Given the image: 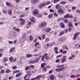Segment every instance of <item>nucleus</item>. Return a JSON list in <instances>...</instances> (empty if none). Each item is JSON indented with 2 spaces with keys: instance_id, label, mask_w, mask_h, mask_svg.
<instances>
[{
  "instance_id": "nucleus-1",
  "label": "nucleus",
  "mask_w": 80,
  "mask_h": 80,
  "mask_svg": "<svg viewBox=\"0 0 80 80\" xmlns=\"http://www.w3.org/2000/svg\"><path fill=\"white\" fill-rule=\"evenodd\" d=\"M47 26V23L45 22H42L39 24V28H42L43 27H45Z\"/></svg>"
},
{
  "instance_id": "nucleus-2",
  "label": "nucleus",
  "mask_w": 80,
  "mask_h": 80,
  "mask_svg": "<svg viewBox=\"0 0 80 80\" xmlns=\"http://www.w3.org/2000/svg\"><path fill=\"white\" fill-rule=\"evenodd\" d=\"M19 21L20 22V25L22 26V25H25V20L22 18H20L19 19Z\"/></svg>"
},
{
  "instance_id": "nucleus-3",
  "label": "nucleus",
  "mask_w": 80,
  "mask_h": 80,
  "mask_svg": "<svg viewBox=\"0 0 80 80\" xmlns=\"http://www.w3.org/2000/svg\"><path fill=\"white\" fill-rule=\"evenodd\" d=\"M44 58H46L47 60H49V57L47 55V53H45L44 54V56H42V62H43L44 61Z\"/></svg>"
},
{
  "instance_id": "nucleus-4",
  "label": "nucleus",
  "mask_w": 80,
  "mask_h": 80,
  "mask_svg": "<svg viewBox=\"0 0 80 80\" xmlns=\"http://www.w3.org/2000/svg\"><path fill=\"white\" fill-rule=\"evenodd\" d=\"M66 58H67V56H63V58H62V60L61 62L62 63H64L66 61Z\"/></svg>"
},
{
  "instance_id": "nucleus-5",
  "label": "nucleus",
  "mask_w": 80,
  "mask_h": 80,
  "mask_svg": "<svg viewBox=\"0 0 80 80\" xmlns=\"http://www.w3.org/2000/svg\"><path fill=\"white\" fill-rule=\"evenodd\" d=\"M44 31L46 32H49L50 31H51V28H46L44 29Z\"/></svg>"
},
{
  "instance_id": "nucleus-6",
  "label": "nucleus",
  "mask_w": 80,
  "mask_h": 80,
  "mask_svg": "<svg viewBox=\"0 0 80 80\" xmlns=\"http://www.w3.org/2000/svg\"><path fill=\"white\" fill-rule=\"evenodd\" d=\"M32 13L33 15H37L38 13V10L37 9H34L33 11L32 12Z\"/></svg>"
},
{
  "instance_id": "nucleus-7",
  "label": "nucleus",
  "mask_w": 80,
  "mask_h": 80,
  "mask_svg": "<svg viewBox=\"0 0 80 80\" xmlns=\"http://www.w3.org/2000/svg\"><path fill=\"white\" fill-rule=\"evenodd\" d=\"M38 2V0H31V3L33 5H35Z\"/></svg>"
},
{
  "instance_id": "nucleus-8",
  "label": "nucleus",
  "mask_w": 80,
  "mask_h": 80,
  "mask_svg": "<svg viewBox=\"0 0 80 80\" xmlns=\"http://www.w3.org/2000/svg\"><path fill=\"white\" fill-rule=\"evenodd\" d=\"M30 20L32 23H35V18L34 17H31L30 18Z\"/></svg>"
},
{
  "instance_id": "nucleus-9",
  "label": "nucleus",
  "mask_w": 80,
  "mask_h": 80,
  "mask_svg": "<svg viewBox=\"0 0 80 80\" xmlns=\"http://www.w3.org/2000/svg\"><path fill=\"white\" fill-rule=\"evenodd\" d=\"M58 12L59 13H64V11L63 10V9H62L59 8L58 10Z\"/></svg>"
},
{
  "instance_id": "nucleus-10",
  "label": "nucleus",
  "mask_w": 80,
  "mask_h": 80,
  "mask_svg": "<svg viewBox=\"0 0 80 80\" xmlns=\"http://www.w3.org/2000/svg\"><path fill=\"white\" fill-rule=\"evenodd\" d=\"M13 30H14L16 32H18V33L20 32V29H19V28H18L14 27L13 28Z\"/></svg>"
},
{
  "instance_id": "nucleus-11",
  "label": "nucleus",
  "mask_w": 80,
  "mask_h": 80,
  "mask_svg": "<svg viewBox=\"0 0 80 80\" xmlns=\"http://www.w3.org/2000/svg\"><path fill=\"white\" fill-rule=\"evenodd\" d=\"M30 72H31V71L29 70L28 71V74L26 75V76L28 77H30L31 76H32V75L30 74Z\"/></svg>"
},
{
  "instance_id": "nucleus-12",
  "label": "nucleus",
  "mask_w": 80,
  "mask_h": 80,
  "mask_svg": "<svg viewBox=\"0 0 80 80\" xmlns=\"http://www.w3.org/2000/svg\"><path fill=\"white\" fill-rule=\"evenodd\" d=\"M15 49L14 47H12L10 48L9 51V53H12V52H13L14 50H15Z\"/></svg>"
},
{
  "instance_id": "nucleus-13",
  "label": "nucleus",
  "mask_w": 80,
  "mask_h": 80,
  "mask_svg": "<svg viewBox=\"0 0 80 80\" xmlns=\"http://www.w3.org/2000/svg\"><path fill=\"white\" fill-rule=\"evenodd\" d=\"M47 65V63H43L42 64H41V68H43L45 67V66Z\"/></svg>"
},
{
  "instance_id": "nucleus-14",
  "label": "nucleus",
  "mask_w": 80,
  "mask_h": 80,
  "mask_svg": "<svg viewBox=\"0 0 80 80\" xmlns=\"http://www.w3.org/2000/svg\"><path fill=\"white\" fill-rule=\"evenodd\" d=\"M8 14L10 15H12V11L11 9H8Z\"/></svg>"
},
{
  "instance_id": "nucleus-15",
  "label": "nucleus",
  "mask_w": 80,
  "mask_h": 80,
  "mask_svg": "<svg viewBox=\"0 0 80 80\" xmlns=\"http://www.w3.org/2000/svg\"><path fill=\"white\" fill-rule=\"evenodd\" d=\"M22 72H19V73H17L16 75V78H17V77H19V76H20L21 75H22Z\"/></svg>"
},
{
  "instance_id": "nucleus-16",
  "label": "nucleus",
  "mask_w": 80,
  "mask_h": 80,
  "mask_svg": "<svg viewBox=\"0 0 80 80\" xmlns=\"http://www.w3.org/2000/svg\"><path fill=\"white\" fill-rule=\"evenodd\" d=\"M35 60H31L28 63L29 64H33V63H35Z\"/></svg>"
},
{
  "instance_id": "nucleus-17",
  "label": "nucleus",
  "mask_w": 80,
  "mask_h": 80,
  "mask_svg": "<svg viewBox=\"0 0 80 80\" xmlns=\"http://www.w3.org/2000/svg\"><path fill=\"white\" fill-rule=\"evenodd\" d=\"M58 48L57 47L54 48V50L55 51V53H58Z\"/></svg>"
},
{
  "instance_id": "nucleus-18",
  "label": "nucleus",
  "mask_w": 80,
  "mask_h": 80,
  "mask_svg": "<svg viewBox=\"0 0 80 80\" xmlns=\"http://www.w3.org/2000/svg\"><path fill=\"white\" fill-rule=\"evenodd\" d=\"M51 80H55V76L53 75H51L50 76Z\"/></svg>"
},
{
  "instance_id": "nucleus-19",
  "label": "nucleus",
  "mask_w": 80,
  "mask_h": 80,
  "mask_svg": "<svg viewBox=\"0 0 80 80\" xmlns=\"http://www.w3.org/2000/svg\"><path fill=\"white\" fill-rule=\"evenodd\" d=\"M6 5L8 6V7H10L12 6V4L11 3H9L8 2H6Z\"/></svg>"
},
{
  "instance_id": "nucleus-20",
  "label": "nucleus",
  "mask_w": 80,
  "mask_h": 80,
  "mask_svg": "<svg viewBox=\"0 0 80 80\" xmlns=\"http://www.w3.org/2000/svg\"><path fill=\"white\" fill-rule=\"evenodd\" d=\"M65 33V32L64 31H61L60 33L59 36H62V35H63Z\"/></svg>"
},
{
  "instance_id": "nucleus-21",
  "label": "nucleus",
  "mask_w": 80,
  "mask_h": 80,
  "mask_svg": "<svg viewBox=\"0 0 80 80\" xmlns=\"http://www.w3.org/2000/svg\"><path fill=\"white\" fill-rule=\"evenodd\" d=\"M32 54H28L27 55V57H28V58H30V57H32Z\"/></svg>"
},
{
  "instance_id": "nucleus-22",
  "label": "nucleus",
  "mask_w": 80,
  "mask_h": 80,
  "mask_svg": "<svg viewBox=\"0 0 80 80\" xmlns=\"http://www.w3.org/2000/svg\"><path fill=\"white\" fill-rule=\"evenodd\" d=\"M62 48L64 49H65V50H68V48H67L66 45L62 46Z\"/></svg>"
},
{
  "instance_id": "nucleus-23",
  "label": "nucleus",
  "mask_w": 80,
  "mask_h": 80,
  "mask_svg": "<svg viewBox=\"0 0 80 80\" xmlns=\"http://www.w3.org/2000/svg\"><path fill=\"white\" fill-rule=\"evenodd\" d=\"M46 36L45 34H42L41 36V37L42 38V39H45V38Z\"/></svg>"
},
{
  "instance_id": "nucleus-24",
  "label": "nucleus",
  "mask_w": 80,
  "mask_h": 80,
  "mask_svg": "<svg viewBox=\"0 0 80 80\" xmlns=\"http://www.w3.org/2000/svg\"><path fill=\"white\" fill-rule=\"evenodd\" d=\"M7 61H8L7 58H5L3 61V63H5L6 62H7Z\"/></svg>"
},
{
  "instance_id": "nucleus-25",
  "label": "nucleus",
  "mask_w": 80,
  "mask_h": 80,
  "mask_svg": "<svg viewBox=\"0 0 80 80\" xmlns=\"http://www.w3.org/2000/svg\"><path fill=\"white\" fill-rule=\"evenodd\" d=\"M9 60L11 62H12V61H13V57H11L9 58Z\"/></svg>"
},
{
  "instance_id": "nucleus-26",
  "label": "nucleus",
  "mask_w": 80,
  "mask_h": 80,
  "mask_svg": "<svg viewBox=\"0 0 80 80\" xmlns=\"http://www.w3.org/2000/svg\"><path fill=\"white\" fill-rule=\"evenodd\" d=\"M30 67L29 66H28L26 67L25 68V70L27 71L28 70H29Z\"/></svg>"
},
{
  "instance_id": "nucleus-27",
  "label": "nucleus",
  "mask_w": 80,
  "mask_h": 80,
  "mask_svg": "<svg viewBox=\"0 0 80 80\" xmlns=\"http://www.w3.org/2000/svg\"><path fill=\"white\" fill-rule=\"evenodd\" d=\"M60 3L61 4L65 5V4H66V2L65 1H61Z\"/></svg>"
},
{
  "instance_id": "nucleus-28",
  "label": "nucleus",
  "mask_w": 80,
  "mask_h": 80,
  "mask_svg": "<svg viewBox=\"0 0 80 80\" xmlns=\"http://www.w3.org/2000/svg\"><path fill=\"white\" fill-rule=\"evenodd\" d=\"M70 16V15L69 14H67L66 15L64 16V18H68Z\"/></svg>"
},
{
  "instance_id": "nucleus-29",
  "label": "nucleus",
  "mask_w": 80,
  "mask_h": 80,
  "mask_svg": "<svg viewBox=\"0 0 80 80\" xmlns=\"http://www.w3.org/2000/svg\"><path fill=\"white\" fill-rule=\"evenodd\" d=\"M41 77H42L41 75H38L36 77V79H38V78H41Z\"/></svg>"
},
{
  "instance_id": "nucleus-30",
  "label": "nucleus",
  "mask_w": 80,
  "mask_h": 80,
  "mask_svg": "<svg viewBox=\"0 0 80 80\" xmlns=\"http://www.w3.org/2000/svg\"><path fill=\"white\" fill-rule=\"evenodd\" d=\"M4 73H5V71H4V70L3 69L1 70L0 71V73L1 74H3Z\"/></svg>"
},
{
  "instance_id": "nucleus-31",
  "label": "nucleus",
  "mask_w": 80,
  "mask_h": 80,
  "mask_svg": "<svg viewBox=\"0 0 80 80\" xmlns=\"http://www.w3.org/2000/svg\"><path fill=\"white\" fill-rule=\"evenodd\" d=\"M60 5L59 4H57L55 6L56 8V9H58V8H60Z\"/></svg>"
},
{
  "instance_id": "nucleus-32",
  "label": "nucleus",
  "mask_w": 80,
  "mask_h": 80,
  "mask_svg": "<svg viewBox=\"0 0 80 80\" xmlns=\"http://www.w3.org/2000/svg\"><path fill=\"white\" fill-rule=\"evenodd\" d=\"M68 26L69 27H72V23L70 21L68 23Z\"/></svg>"
},
{
  "instance_id": "nucleus-33",
  "label": "nucleus",
  "mask_w": 80,
  "mask_h": 80,
  "mask_svg": "<svg viewBox=\"0 0 80 80\" xmlns=\"http://www.w3.org/2000/svg\"><path fill=\"white\" fill-rule=\"evenodd\" d=\"M49 40H50L49 38H46L45 42H46V43H47V42H49Z\"/></svg>"
},
{
  "instance_id": "nucleus-34",
  "label": "nucleus",
  "mask_w": 80,
  "mask_h": 80,
  "mask_svg": "<svg viewBox=\"0 0 80 80\" xmlns=\"http://www.w3.org/2000/svg\"><path fill=\"white\" fill-rule=\"evenodd\" d=\"M17 60V58H13V59L12 60V62H16V61Z\"/></svg>"
},
{
  "instance_id": "nucleus-35",
  "label": "nucleus",
  "mask_w": 80,
  "mask_h": 80,
  "mask_svg": "<svg viewBox=\"0 0 80 80\" xmlns=\"http://www.w3.org/2000/svg\"><path fill=\"white\" fill-rule=\"evenodd\" d=\"M39 60H40V59L39 58H37V59H36L35 60L36 63L38 62H39Z\"/></svg>"
},
{
  "instance_id": "nucleus-36",
  "label": "nucleus",
  "mask_w": 80,
  "mask_h": 80,
  "mask_svg": "<svg viewBox=\"0 0 80 80\" xmlns=\"http://www.w3.org/2000/svg\"><path fill=\"white\" fill-rule=\"evenodd\" d=\"M60 71H62L63 70H64L65 69V67H62L61 68H60Z\"/></svg>"
},
{
  "instance_id": "nucleus-37",
  "label": "nucleus",
  "mask_w": 80,
  "mask_h": 80,
  "mask_svg": "<svg viewBox=\"0 0 80 80\" xmlns=\"http://www.w3.org/2000/svg\"><path fill=\"white\" fill-rule=\"evenodd\" d=\"M60 1V0H54V3H56Z\"/></svg>"
},
{
  "instance_id": "nucleus-38",
  "label": "nucleus",
  "mask_w": 80,
  "mask_h": 80,
  "mask_svg": "<svg viewBox=\"0 0 80 80\" xmlns=\"http://www.w3.org/2000/svg\"><path fill=\"white\" fill-rule=\"evenodd\" d=\"M25 16V14H22L21 15L19 16V17L20 18H23V17H24Z\"/></svg>"
},
{
  "instance_id": "nucleus-39",
  "label": "nucleus",
  "mask_w": 80,
  "mask_h": 80,
  "mask_svg": "<svg viewBox=\"0 0 80 80\" xmlns=\"http://www.w3.org/2000/svg\"><path fill=\"white\" fill-rule=\"evenodd\" d=\"M60 25L62 27V28H64V27H65V25H64V24H63V23H61Z\"/></svg>"
},
{
  "instance_id": "nucleus-40",
  "label": "nucleus",
  "mask_w": 80,
  "mask_h": 80,
  "mask_svg": "<svg viewBox=\"0 0 80 80\" xmlns=\"http://www.w3.org/2000/svg\"><path fill=\"white\" fill-rule=\"evenodd\" d=\"M78 32H76V33L75 34H74V37H77V36H78Z\"/></svg>"
},
{
  "instance_id": "nucleus-41",
  "label": "nucleus",
  "mask_w": 80,
  "mask_h": 80,
  "mask_svg": "<svg viewBox=\"0 0 80 80\" xmlns=\"http://www.w3.org/2000/svg\"><path fill=\"white\" fill-rule=\"evenodd\" d=\"M53 17V14H49L48 16V18H52Z\"/></svg>"
},
{
  "instance_id": "nucleus-42",
  "label": "nucleus",
  "mask_w": 80,
  "mask_h": 80,
  "mask_svg": "<svg viewBox=\"0 0 80 80\" xmlns=\"http://www.w3.org/2000/svg\"><path fill=\"white\" fill-rule=\"evenodd\" d=\"M38 8H42V5L41 4L38 6Z\"/></svg>"
},
{
  "instance_id": "nucleus-43",
  "label": "nucleus",
  "mask_w": 80,
  "mask_h": 80,
  "mask_svg": "<svg viewBox=\"0 0 80 80\" xmlns=\"http://www.w3.org/2000/svg\"><path fill=\"white\" fill-rule=\"evenodd\" d=\"M56 72H60V68H56L55 70Z\"/></svg>"
},
{
  "instance_id": "nucleus-44",
  "label": "nucleus",
  "mask_w": 80,
  "mask_h": 80,
  "mask_svg": "<svg viewBox=\"0 0 80 80\" xmlns=\"http://www.w3.org/2000/svg\"><path fill=\"white\" fill-rule=\"evenodd\" d=\"M42 5V7H45V5H46V3H45L44 2L43 3H42L41 4Z\"/></svg>"
},
{
  "instance_id": "nucleus-45",
  "label": "nucleus",
  "mask_w": 80,
  "mask_h": 80,
  "mask_svg": "<svg viewBox=\"0 0 80 80\" xmlns=\"http://www.w3.org/2000/svg\"><path fill=\"white\" fill-rule=\"evenodd\" d=\"M71 78H75L76 77L75 75H72L70 76Z\"/></svg>"
},
{
  "instance_id": "nucleus-46",
  "label": "nucleus",
  "mask_w": 80,
  "mask_h": 80,
  "mask_svg": "<svg viewBox=\"0 0 80 80\" xmlns=\"http://www.w3.org/2000/svg\"><path fill=\"white\" fill-rule=\"evenodd\" d=\"M62 56V54L59 55H58L56 56V58H60V57H61Z\"/></svg>"
},
{
  "instance_id": "nucleus-47",
  "label": "nucleus",
  "mask_w": 80,
  "mask_h": 80,
  "mask_svg": "<svg viewBox=\"0 0 80 80\" xmlns=\"http://www.w3.org/2000/svg\"><path fill=\"white\" fill-rule=\"evenodd\" d=\"M72 29H73V27L72 26L71 27H70L68 28V30L69 31H70V32H71V30H72Z\"/></svg>"
},
{
  "instance_id": "nucleus-48",
  "label": "nucleus",
  "mask_w": 80,
  "mask_h": 80,
  "mask_svg": "<svg viewBox=\"0 0 80 80\" xmlns=\"http://www.w3.org/2000/svg\"><path fill=\"white\" fill-rule=\"evenodd\" d=\"M47 69V68L45 67L43 69H42V70L43 71V72H46V69Z\"/></svg>"
},
{
  "instance_id": "nucleus-49",
  "label": "nucleus",
  "mask_w": 80,
  "mask_h": 80,
  "mask_svg": "<svg viewBox=\"0 0 80 80\" xmlns=\"http://www.w3.org/2000/svg\"><path fill=\"white\" fill-rule=\"evenodd\" d=\"M13 43L15 44V43H17V39L15 40L14 41Z\"/></svg>"
},
{
  "instance_id": "nucleus-50",
  "label": "nucleus",
  "mask_w": 80,
  "mask_h": 80,
  "mask_svg": "<svg viewBox=\"0 0 80 80\" xmlns=\"http://www.w3.org/2000/svg\"><path fill=\"white\" fill-rule=\"evenodd\" d=\"M10 72V70H9V69H8L6 71V73H9V72Z\"/></svg>"
},
{
  "instance_id": "nucleus-51",
  "label": "nucleus",
  "mask_w": 80,
  "mask_h": 80,
  "mask_svg": "<svg viewBox=\"0 0 80 80\" xmlns=\"http://www.w3.org/2000/svg\"><path fill=\"white\" fill-rule=\"evenodd\" d=\"M30 39L31 40H33V37L32 36H29Z\"/></svg>"
},
{
  "instance_id": "nucleus-52",
  "label": "nucleus",
  "mask_w": 80,
  "mask_h": 80,
  "mask_svg": "<svg viewBox=\"0 0 80 80\" xmlns=\"http://www.w3.org/2000/svg\"><path fill=\"white\" fill-rule=\"evenodd\" d=\"M50 3V2L49 1H47L46 2V5H49Z\"/></svg>"
},
{
  "instance_id": "nucleus-53",
  "label": "nucleus",
  "mask_w": 80,
  "mask_h": 80,
  "mask_svg": "<svg viewBox=\"0 0 80 80\" xmlns=\"http://www.w3.org/2000/svg\"><path fill=\"white\" fill-rule=\"evenodd\" d=\"M64 22H65V23H68V20L66 19H64Z\"/></svg>"
},
{
  "instance_id": "nucleus-54",
  "label": "nucleus",
  "mask_w": 80,
  "mask_h": 80,
  "mask_svg": "<svg viewBox=\"0 0 80 80\" xmlns=\"http://www.w3.org/2000/svg\"><path fill=\"white\" fill-rule=\"evenodd\" d=\"M50 12H55V11L53 9H50Z\"/></svg>"
},
{
  "instance_id": "nucleus-55",
  "label": "nucleus",
  "mask_w": 80,
  "mask_h": 80,
  "mask_svg": "<svg viewBox=\"0 0 80 80\" xmlns=\"http://www.w3.org/2000/svg\"><path fill=\"white\" fill-rule=\"evenodd\" d=\"M74 19L75 22H77V17H75Z\"/></svg>"
},
{
  "instance_id": "nucleus-56",
  "label": "nucleus",
  "mask_w": 80,
  "mask_h": 80,
  "mask_svg": "<svg viewBox=\"0 0 80 80\" xmlns=\"http://www.w3.org/2000/svg\"><path fill=\"white\" fill-rule=\"evenodd\" d=\"M3 12L4 13L6 14L7 13V12L5 10H4L3 11Z\"/></svg>"
},
{
  "instance_id": "nucleus-57",
  "label": "nucleus",
  "mask_w": 80,
  "mask_h": 80,
  "mask_svg": "<svg viewBox=\"0 0 80 80\" xmlns=\"http://www.w3.org/2000/svg\"><path fill=\"white\" fill-rule=\"evenodd\" d=\"M12 69H15V68H17V66H14L12 68Z\"/></svg>"
},
{
  "instance_id": "nucleus-58",
  "label": "nucleus",
  "mask_w": 80,
  "mask_h": 80,
  "mask_svg": "<svg viewBox=\"0 0 80 80\" xmlns=\"http://www.w3.org/2000/svg\"><path fill=\"white\" fill-rule=\"evenodd\" d=\"M54 15L55 17H58V15L56 13V12H54Z\"/></svg>"
},
{
  "instance_id": "nucleus-59",
  "label": "nucleus",
  "mask_w": 80,
  "mask_h": 80,
  "mask_svg": "<svg viewBox=\"0 0 80 80\" xmlns=\"http://www.w3.org/2000/svg\"><path fill=\"white\" fill-rule=\"evenodd\" d=\"M20 1V0H16L15 2L16 3H19Z\"/></svg>"
},
{
  "instance_id": "nucleus-60",
  "label": "nucleus",
  "mask_w": 80,
  "mask_h": 80,
  "mask_svg": "<svg viewBox=\"0 0 80 80\" xmlns=\"http://www.w3.org/2000/svg\"><path fill=\"white\" fill-rule=\"evenodd\" d=\"M59 61H60V60H59V59H57L55 61V62H56V63H58V62H59Z\"/></svg>"
},
{
  "instance_id": "nucleus-61",
  "label": "nucleus",
  "mask_w": 80,
  "mask_h": 80,
  "mask_svg": "<svg viewBox=\"0 0 80 80\" xmlns=\"http://www.w3.org/2000/svg\"><path fill=\"white\" fill-rule=\"evenodd\" d=\"M76 7L74 6L72 7V10H75L76 9Z\"/></svg>"
},
{
  "instance_id": "nucleus-62",
  "label": "nucleus",
  "mask_w": 80,
  "mask_h": 80,
  "mask_svg": "<svg viewBox=\"0 0 80 80\" xmlns=\"http://www.w3.org/2000/svg\"><path fill=\"white\" fill-rule=\"evenodd\" d=\"M57 68H60V67H62V66L60 65H58L57 66Z\"/></svg>"
},
{
  "instance_id": "nucleus-63",
  "label": "nucleus",
  "mask_w": 80,
  "mask_h": 80,
  "mask_svg": "<svg viewBox=\"0 0 80 80\" xmlns=\"http://www.w3.org/2000/svg\"><path fill=\"white\" fill-rule=\"evenodd\" d=\"M57 33H58V32H55L54 33V35H57Z\"/></svg>"
},
{
  "instance_id": "nucleus-64",
  "label": "nucleus",
  "mask_w": 80,
  "mask_h": 80,
  "mask_svg": "<svg viewBox=\"0 0 80 80\" xmlns=\"http://www.w3.org/2000/svg\"><path fill=\"white\" fill-rule=\"evenodd\" d=\"M8 43H10V44H12V43H13V42L9 41H8Z\"/></svg>"
}]
</instances>
